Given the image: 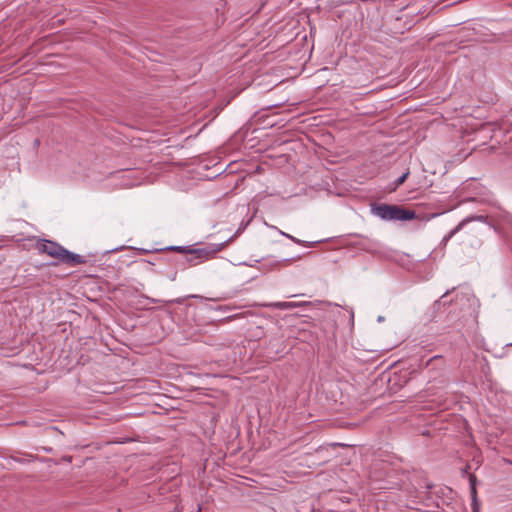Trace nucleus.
<instances>
[{"label":"nucleus","mask_w":512,"mask_h":512,"mask_svg":"<svg viewBox=\"0 0 512 512\" xmlns=\"http://www.w3.org/2000/svg\"><path fill=\"white\" fill-rule=\"evenodd\" d=\"M37 248L40 252L46 253L48 256L56 259L60 263L69 265L85 264V257L70 252L69 250L62 247L60 244L50 241L41 240L37 243Z\"/></svg>","instance_id":"obj_1"},{"label":"nucleus","mask_w":512,"mask_h":512,"mask_svg":"<svg viewBox=\"0 0 512 512\" xmlns=\"http://www.w3.org/2000/svg\"><path fill=\"white\" fill-rule=\"evenodd\" d=\"M372 213L385 221H408L415 218V212L397 205L379 204L371 208Z\"/></svg>","instance_id":"obj_2"},{"label":"nucleus","mask_w":512,"mask_h":512,"mask_svg":"<svg viewBox=\"0 0 512 512\" xmlns=\"http://www.w3.org/2000/svg\"><path fill=\"white\" fill-rule=\"evenodd\" d=\"M225 245H226V242H223V243L214 244L212 246L205 247V248L192 249V250H189V252L191 254H193L195 256V258H197V259H200V260L209 259L214 254L221 251L225 247ZM200 262L201 261H198V263H200ZM195 264H197V262Z\"/></svg>","instance_id":"obj_3"},{"label":"nucleus","mask_w":512,"mask_h":512,"mask_svg":"<svg viewBox=\"0 0 512 512\" xmlns=\"http://www.w3.org/2000/svg\"><path fill=\"white\" fill-rule=\"evenodd\" d=\"M472 221H480V222H486L487 221V217L484 216V215H477V216H469L465 219H463L453 230H451L449 232L448 235H446L443 240H442V243L444 245L447 244V242L458 232L464 230L468 224Z\"/></svg>","instance_id":"obj_4"},{"label":"nucleus","mask_w":512,"mask_h":512,"mask_svg":"<svg viewBox=\"0 0 512 512\" xmlns=\"http://www.w3.org/2000/svg\"><path fill=\"white\" fill-rule=\"evenodd\" d=\"M271 306L284 310V309L294 308L297 306V304L294 302H277V303L271 304Z\"/></svg>","instance_id":"obj_5"},{"label":"nucleus","mask_w":512,"mask_h":512,"mask_svg":"<svg viewBox=\"0 0 512 512\" xmlns=\"http://www.w3.org/2000/svg\"><path fill=\"white\" fill-rule=\"evenodd\" d=\"M274 229H276L281 235L285 236L286 238L292 240L294 243L296 244H302L303 242L300 240V239H297L295 238L294 236L288 234V233H285L279 229H277L276 227H273Z\"/></svg>","instance_id":"obj_6"},{"label":"nucleus","mask_w":512,"mask_h":512,"mask_svg":"<svg viewBox=\"0 0 512 512\" xmlns=\"http://www.w3.org/2000/svg\"><path fill=\"white\" fill-rule=\"evenodd\" d=\"M409 175V171H406L404 174H402L395 182V187H398L400 186L401 184H403L405 182V180L407 179Z\"/></svg>","instance_id":"obj_7"},{"label":"nucleus","mask_w":512,"mask_h":512,"mask_svg":"<svg viewBox=\"0 0 512 512\" xmlns=\"http://www.w3.org/2000/svg\"><path fill=\"white\" fill-rule=\"evenodd\" d=\"M470 482H471V485H472L471 494L473 496V499H475L476 498V488H475V486H474V484L472 482V478H470Z\"/></svg>","instance_id":"obj_8"},{"label":"nucleus","mask_w":512,"mask_h":512,"mask_svg":"<svg viewBox=\"0 0 512 512\" xmlns=\"http://www.w3.org/2000/svg\"><path fill=\"white\" fill-rule=\"evenodd\" d=\"M447 294H448V291L445 294L442 295L441 299H445Z\"/></svg>","instance_id":"obj_9"},{"label":"nucleus","mask_w":512,"mask_h":512,"mask_svg":"<svg viewBox=\"0 0 512 512\" xmlns=\"http://www.w3.org/2000/svg\"><path fill=\"white\" fill-rule=\"evenodd\" d=\"M383 320H384V318H383L382 316H379V317H378V321H379V322H381V321H383Z\"/></svg>","instance_id":"obj_10"},{"label":"nucleus","mask_w":512,"mask_h":512,"mask_svg":"<svg viewBox=\"0 0 512 512\" xmlns=\"http://www.w3.org/2000/svg\"><path fill=\"white\" fill-rule=\"evenodd\" d=\"M175 249L178 250V251H181L182 247H176Z\"/></svg>","instance_id":"obj_11"}]
</instances>
